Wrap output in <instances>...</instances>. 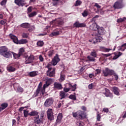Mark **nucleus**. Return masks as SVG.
Wrapping results in <instances>:
<instances>
[{
    "instance_id": "obj_1",
    "label": "nucleus",
    "mask_w": 126,
    "mask_h": 126,
    "mask_svg": "<svg viewBox=\"0 0 126 126\" xmlns=\"http://www.w3.org/2000/svg\"><path fill=\"white\" fill-rule=\"evenodd\" d=\"M73 118L76 119V120H85L87 119V115L84 111L81 110H78L76 112H72Z\"/></svg>"
},
{
    "instance_id": "obj_2",
    "label": "nucleus",
    "mask_w": 126,
    "mask_h": 126,
    "mask_svg": "<svg viewBox=\"0 0 126 126\" xmlns=\"http://www.w3.org/2000/svg\"><path fill=\"white\" fill-rule=\"evenodd\" d=\"M11 51H8V48L6 46H1L0 47V55L8 59L11 57Z\"/></svg>"
},
{
    "instance_id": "obj_3",
    "label": "nucleus",
    "mask_w": 126,
    "mask_h": 126,
    "mask_svg": "<svg viewBox=\"0 0 126 126\" xmlns=\"http://www.w3.org/2000/svg\"><path fill=\"white\" fill-rule=\"evenodd\" d=\"M9 38L11 39L15 44H19V45L23 44H27L28 43V40L26 39H22L20 40H18V38L16 37L15 35H13L12 33H10L9 35Z\"/></svg>"
},
{
    "instance_id": "obj_4",
    "label": "nucleus",
    "mask_w": 126,
    "mask_h": 126,
    "mask_svg": "<svg viewBox=\"0 0 126 126\" xmlns=\"http://www.w3.org/2000/svg\"><path fill=\"white\" fill-rule=\"evenodd\" d=\"M114 70L111 69L108 67H105V69L102 70V75L104 77H108V76H112Z\"/></svg>"
},
{
    "instance_id": "obj_5",
    "label": "nucleus",
    "mask_w": 126,
    "mask_h": 126,
    "mask_svg": "<svg viewBox=\"0 0 126 126\" xmlns=\"http://www.w3.org/2000/svg\"><path fill=\"white\" fill-rule=\"evenodd\" d=\"M24 58L26 59V61H25L26 64L33 63V61L35 60V57L33 55H31L29 57H28V55H26L24 56Z\"/></svg>"
},
{
    "instance_id": "obj_6",
    "label": "nucleus",
    "mask_w": 126,
    "mask_h": 126,
    "mask_svg": "<svg viewBox=\"0 0 126 126\" xmlns=\"http://www.w3.org/2000/svg\"><path fill=\"white\" fill-rule=\"evenodd\" d=\"M52 82H53V79L49 78L47 80L46 83L43 86L42 90L41 91L42 95H44L46 88H47V87H48L49 85H51Z\"/></svg>"
},
{
    "instance_id": "obj_7",
    "label": "nucleus",
    "mask_w": 126,
    "mask_h": 126,
    "mask_svg": "<svg viewBox=\"0 0 126 126\" xmlns=\"http://www.w3.org/2000/svg\"><path fill=\"white\" fill-rule=\"evenodd\" d=\"M47 119L49 121H54L55 120V116H54V112L52 108H49L47 111Z\"/></svg>"
},
{
    "instance_id": "obj_8",
    "label": "nucleus",
    "mask_w": 126,
    "mask_h": 126,
    "mask_svg": "<svg viewBox=\"0 0 126 126\" xmlns=\"http://www.w3.org/2000/svg\"><path fill=\"white\" fill-rule=\"evenodd\" d=\"M106 33V31L104 30V28L99 27L97 31H94L92 34V36H98V35H104Z\"/></svg>"
},
{
    "instance_id": "obj_9",
    "label": "nucleus",
    "mask_w": 126,
    "mask_h": 126,
    "mask_svg": "<svg viewBox=\"0 0 126 126\" xmlns=\"http://www.w3.org/2000/svg\"><path fill=\"white\" fill-rule=\"evenodd\" d=\"M32 8H33V7L30 6L27 9V13L29 17H30V18L34 17V16H36V15H37V12L33 11V12H32Z\"/></svg>"
},
{
    "instance_id": "obj_10",
    "label": "nucleus",
    "mask_w": 126,
    "mask_h": 126,
    "mask_svg": "<svg viewBox=\"0 0 126 126\" xmlns=\"http://www.w3.org/2000/svg\"><path fill=\"white\" fill-rule=\"evenodd\" d=\"M123 7H124L123 0H121V2H120V1H116L113 5L114 9H121V8H123Z\"/></svg>"
},
{
    "instance_id": "obj_11",
    "label": "nucleus",
    "mask_w": 126,
    "mask_h": 126,
    "mask_svg": "<svg viewBox=\"0 0 126 126\" xmlns=\"http://www.w3.org/2000/svg\"><path fill=\"white\" fill-rule=\"evenodd\" d=\"M53 103H54V99H53V98L51 97L49 98H47L45 100L44 105L45 107L49 108V107H51V106L53 105Z\"/></svg>"
},
{
    "instance_id": "obj_12",
    "label": "nucleus",
    "mask_w": 126,
    "mask_h": 126,
    "mask_svg": "<svg viewBox=\"0 0 126 126\" xmlns=\"http://www.w3.org/2000/svg\"><path fill=\"white\" fill-rule=\"evenodd\" d=\"M33 122L36 125H40V124H43V119L40 118L39 116H37L33 117Z\"/></svg>"
},
{
    "instance_id": "obj_13",
    "label": "nucleus",
    "mask_w": 126,
    "mask_h": 126,
    "mask_svg": "<svg viewBox=\"0 0 126 126\" xmlns=\"http://www.w3.org/2000/svg\"><path fill=\"white\" fill-rule=\"evenodd\" d=\"M61 61V59L59 58V55L56 54V55L54 57L53 59L51 62V63L52 65H57L58 64V63Z\"/></svg>"
},
{
    "instance_id": "obj_14",
    "label": "nucleus",
    "mask_w": 126,
    "mask_h": 126,
    "mask_svg": "<svg viewBox=\"0 0 126 126\" xmlns=\"http://www.w3.org/2000/svg\"><path fill=\"white\" fill-rule=\"evenodd\" d=\"M42 82H40L36 90V92L34 93L33 94V97H37V96H39V94H40V91H41V89H42Z\"/></svg>"
},
{
    "instance_id": "obj_15",
    "label": "nucleus",
    "mask_w": 126,
    "mask_h": 126,
    "mask_svg": "<svg viewBox=\"0 0 126 126\" xmlns=\"http://www.w3.org/2000/svg\"><path fill=\"white\" fill-rule=\"evenodd\" d=\"M74 27L76 28H79L81 27H86V25L84 23H80L79 22L77 21L73 24Z\"/></svg>"
},
{
    "instance_id": "obj_16",
    "label": "nucleus",
    "mask_w": 126,
    "mask_h": 126,
    "mask_svg": "<svg viewBox=\"0 0 126 126\" xmlns=\"http://www.w3.org/2000/svg\"><path fill=\"white\" fill-rule=\"evenodd\" d=\"M51 23H54L57 25H63V21L61 19H56L51 22Z\"/></svg>"
},
{
    "instance_id": "obj_17",
    "label": "nucleus",
    "mask_w": 126,
    "mask_h": 126,
    "mask_svg": "<svg viewBox=\"0 0 126 126\" xmlns=\"http://www.w3.org/2000/svg\"><path fill=\"white\" fill-rule=\"evenodd\" d=\"M62 120H63V113H60L58 115L55 126H58V124H61Z\"/></svg>"
},
{
    "instance_id": "obj_18",
    "label": "nucleus",
    "mask_w": 126,
    "mask_h": 126,
    "mask_svg": "<svg viewBox=\"0 0 126 126\" xmlns=\"http://www.w3.org/2000/svg\"><path fill=\"white\" fill-rule=\"evenodd\" d=\"M105 92L103 93L104 95H105L106 97H109L110 98H113L114 96L113 95V94L110 92V90L107 88H105Z\"/></svg>"
},
{
    "instance_id": "obj_19",
    "label": "nucleus",
    "mask_w": 126,
    "mask_h": 126,
    "mask_svg": "<svg viewBox=\"0 0 126 126\" xmlns=\"http://www.w3.org/2000/svg\"><path fill=\"white\" fill-rule=\"evenodd\" d=\"M102 38L100 36H95V37L93 38L94 44H98L102 41Z\"/></svg>"
},
{
    "instance_id": "obj_20",
    "label": "nucleus",
    "mask_w": 126,
    "mask_h": 126,
    "mask_svg": "<svg viewBox=\"0 0 126 126\" xmlns=\"http://www.w3.org/2000/svg\"><path fill=\"white\" fill-rule=\"evenodd\" d=\"M56 74V68H53L52 71L46 72V75L49 77H54Z\"/></svg>"
},
{
    "instance_id": "obj_21",
    "label": "nucleus",
    "mask_w": 126,
    "mask_h": 126,
    "mask_svg": "<svg viewBox=\"0 0 126 126\" xmlns=\"http://www.w3.org/2000/svg\"><path fill=\"white\" fill-rule=\"evenodd\" d=\"M99 27H98V25H97V24H96L95 23H94L90 25V29H91V30H93L95 32L97 31Z\"/></svg>"
},
{
    "instance_id": "obj_22",
    "label": "nucleus",
    "mask_w": 126,
    "mask_h": 126,
    "mask_svg": "<svg viewBox=\"0 0 126 126\" xmlns=\"http://www.w3.org/2000/svg\"><path fill=\"white\" fill-rule=\"evenodd\" d=\"M112 91L113 93L115 94V95H117V96H119L120 95V89L119 88L116 87H113L112 88Z\"/></svg>"
},
{
    "instance_id": "obj_23",
    "label": "nucleus",
    "mask_w": 126,
    "mask_h": 126,
    "mask_svg": "<svg viewBox=\"0 0 126 126\" xmlns=\"http://www.w3.org/2000/svg\"><path fill=\"white\" fill-rule=\"evenodd\" d=\"M29 116H31V117H38L39 112L36 110H33L29 113Z\"/></svg>"
},
{
    "instance_id": "obj_24",
    "label": "nucleus",
    "mask_w": 126,
    "mask_h": 126,
    "mask_svg": "<svg viewBox=\"0 0 126 126\" xmlns=\"http://www.w3.org/2000/svg\"><path fill=\"white\" fill-rule=\"evenodd\" d=\"M114 54L115 55L112 58L114 60H117V59H118V58H120L123 55V53L121 52H115Z\"/></svg>"
},
{
    "instance_id": "obj_25",
    "label": "nucleus",
    "mask_w": 126,
    "mask_h": 126,
    "mask_svg": "<svg viewBox=\"0 0 126 126\" xmlns=\"http://www.w3.org/2000/svg\"><path fill=\"white\" fill-rule=\"evenodd\" d=\"M54 88H57V89H59V90L63 89V85H62V84H60L59 83H55L54 84Z\"/></svg>"
},
{
    "instance_id": "obj_26",
    "label": "nucleus",
    "mask_w": 126,
    "mask_h": 126,
    "mask_svg": "<svg viewBox=\"0 0 126 126\" xmlns=\"http://www.w3.org/2000/svg\"><path fill=\"white\" fill-rule=\"evenodd\" d=\"M30 24L28 23H24L20 25V27H22V28H26L27 29L30 28Z\"/></svg>"
},
{
    "instance_id": "obj_27",
    "label": "nucleus",
    "mask_w": 126,
    "mask_h": 126,
    "mask_svg": "<svg viewBox=\"0 0 126 126\" xmlns=\"http://www.w3.org/2000/svg\"><path fill=\"white\" fill-rule=\"evenodd\" d=\"M60 95V100H63V99H64L66 97V95H65V93L63 91H61L59 94Z\"/></svg>"
},
{
    "instance_id": "obj_28",
    "label": "nucleus",
    "mask_w": 126,
    "mask_h": 126,
    "mask_svg": "<svg viewBox=\"0 0 126 126\" xmlns=\"http://www.w3.org/2000/svg\"><path fill=\"white\" fill-rule=\"evenodd\" d=\"M7 70L9 72H13V71H15V70H16V68H15L13 66H8L7 67Z\"/></svg>"
},
{
    "instance_id": "obj_29",
    "label": "nucleus",
    "mask_w": 126,
    "mask_h": 126,
    "mask_svg": "<svg viewBox=\"0 0 126 126\" xmlns=\"http://www.w3.org/2000/svg\"><path fill=\"white\" fill-rule=\"evenodd\" d=\"M15 3L17 4V5H19V6H23L25 5L22 0H15Z\"/></svg>"
},
{
    "instance_id": "obj_30",
    "label": "nucleus",
    "mask_w": 126,
    "mask_h": 126,
    "mask_svg": "<svg viewBox=\"0 0 126 126\" xmlns=\"http://www.w3.org/2000/svg\"><path fill=\"white\" fill-rule=\"evenodd\" d=\"M76 124L77 126H84V125H85L84 124V122L80 121V120H78L76 122Z\"/></svg>"
},
{
    "instance_id": "obj_31",
    "label": "nucleus",
    "mask_w": 126,
    "mask_h": 126,
    "mask_svg": "<svg viewBox=\"0 0 126 126\" xmlns=\"http://www.w3.org/2000/svg\"><path fill=\"white\" fill-rule=\"evenodd\" d=\"M0 107L4 110L5 109H6L7 107H8V103H7V102L2 103L1 104Z\"/></svg>"
},
{
    "instance_id": "obj_32",
    "label": "nucleus",
    "mask_w": 126,
    "mask_h": 126,
    "mask_svg": "<svg viewBox=\"0 0 126 126\" xmlns=\"http://www.w3.org/2000/svg\"><path fill=\"white\" fill-rule=\"evenodd\" d=\"M60 81L63 82V81H64L65 80V75L61 73L60 75Z\"/></svg>"
},
{
    "instance_id": "obj_33",
    "label": "nucleus",
    "mask_w": 126,
    "mask_h": 126,
    "mask_svg": "<svg viewBox=\"0 0 126 126\" xmlns=\"http://www.w3.org/2000/svg\"><path fill=\"white\" fill-rule=\"evenodd\" d=\"M90 56L93 57L94 58H97V52H96V51H95V50H94L93 51L91 52Z\"/></svg>"
},
{
    "instance_id": "obj_34",
    "label": "nucleus",
    "mask_w": 126,
    "mask_h": 126,
    "mask_svg": "<svg viewBox=\"0 0 126 126\" xmlns=\"http://www.w3.org/2000/svg\"><path fill=\"white\" fill-rule=\"evenodd\" d=\"M29 75L31 77H33L36 76V75H38V74L36 71H32L29 73Z\"/></svg>"
},
{
    "instance_id": "obj_35",
    "label": "nucleus",
    "mask_w": 126,
    "mask_h": 126,
    "mask_svg": "<svg viewBox=\"0 0 126 126\" xmlns=\"http://www.w3.org/2000/svg\"><path fill=\"white\" fill-rule=\"evenodd\" d=\"M52 64H48L46 66V68H48V70L46 71V72H49L50 71H51V70H52V69H53V68H52Z\"/></svg>"
},
{
    "instance_id": "obj_36",
    "label": "nucleus",
    "mask_w": 126,
    "mask_h": 126,
    "mask_svg": "<svg viewBox=\"0 0 126 126\" xmlns=\"http://www.w3.org/2000/svg\"><path fill=\"white\" fill-rule=\"evenodd\" d=\"M36 45L38 47H43L44 46V41L39 40L37 42Z\"/></svg>"
},
{
    "instance_id": "obj_37",
    "label": "nucleus",
    "mask_w": 126,
    "mask_h": 126,
    "mask_svg": "<svg viewBox=\"0 0 126 126\" xmlns=\"http://www.w3.org/2000/svg\"><path fill=\"white\" fill-rule=\"evenodd\" d=\"M69 99H71V100H73V101H76V96L74 94H70L68 96Z\"/></svg>"
},
{
    "instance_id": "obj_38",
    "label": "nucleus",
    "mask_w": 126,
    "mask_h": 126,
    "mask_svg": "<svg viewBox=\"0 0 126 126\" xmlns=\"http://www.w3.org/2000/svg\"><path fill=\"white\" fill-rule=\"evenodd\" d=\"M24 53H25V50H24L23 48H20L19 52V55L20 56H23Z\"/></svg>"
},
{
    "instance_id": "obj_39",
    "label": "nucleus",
    "mask_w": 126,
    "mask_h": 126,
    "mask_svg": "<svg viewBox=\"0 0 126 126\" xmlns=\"http://www.w3.org/2000/svg\"><path fill=\"white\" fill-rule=\"evenodd\" d=\"M125 20H126V17H124L123 18H120L117 19V22L118 23H121V22H124Z\"/></svg>"
},
{
    "instance_id": "obj_40",
    "label": "nucleus",
    "mask_w": 126,
    "mask_h": 126,
    "mask_svg": "<svg viewBox=\"0 0 126 126\" xmlns=\"http://www.w3.org/2000/svg\"><path fill=\"white\" fill-rule=\"evenodd\" d=\"M11 54H13L14 59H18V58H20V57H21V56L20 55L19 53L16 54L15 53L11 52Z\"/></svg>"
},
{
    "instance_id": "obj_41",
    "label": "nucleus",
    "mask_w": 126,
    "mask_h": 126,
    "mask_svg": "<svg viewBox=\"0 0 126 126\" xmlns=\"http://www.w3.org/2000/svg\"><path fill=\"white\" fill-rule=\"evenodd\" d=\"M112 75H113L114 76L115 80L116 81H118V79H119V76L118 75V74H117V73H116V72H115V71H113Z\"/></svg>"
},
{
    "instance_id": "obj_42",
    "label": "nucleus",
    "mask_w": 126,
    "mask_h": 126,
    "mask_svg": "<svg viewBox=\"0 0 126 126\" xmlns=\"http://www.w3.org/2000/svg\"><path fill=\"white\" fill-rule=\"evenodd\" d=\"M23 88H22L20 86H18L17 89V92H18L19 93H22L23 92Z\"/></svg>"
},
{
    "instance_id": "obj_43",
    "label": "nucleus",
    "mask_w": 126,
    "mask_h": 126,
    "mask_svg": "<svg viewBox=\"0 0 126 126\" xmlns=\"http://www.w3.org/2000/svg\"><path fill=\"white\" fill-rule=\"evenodd\" d=\"M96 120L98 122L101 121V115L99 114V111L97 112L96 113Z\"/></svg>"
},
{
    "instance_id": "obj_44",
    "label": "nucleus",
    "mask_w": 126,
    "mask_h": 126,
    "mask_svg": "<svg viewBox=\"0 0 126 126\" xmlns=\"http://www.w3.org/2000/svg\"><path fill=\"white\" fill-rule=\"evenodd\" d=\"M99 18V15L95 16L91 20V22H94V23H95V22L96 21V20H97V18Z\"/></svg>"
},
{
    "instance_id": "obj_45",
    "label": "nucleus",
    "mask_w": 126,
    "mask_h": 126,
    "mask_svg": "<svg viewBox=\"0 0 126 126\" xmlns=\"http://www.w3.org/2000/svg\"><path fill=\"white\" fill-rule=\"evenodd\" d=\"M95 86H96V83H91L89 85L88 88L89 89H92Z\"/></svg>"
},
{
    "instance_id": "obj_46",
    "label": "nucleus",
    "mask_w": 126,
    "mask_h": 126,
    "mask_svg": "<svg viewBox=\"0 0 126 126\" xmlns=\"http://www.w3.org/2000/svg\"><path fill=\"white\" fill-rule=\"evenodd\" d=\"M87 59H88L90 62H95V58L94 57H91L90 56H87Z\"/></svg>"
},
{
    "instance_id": "obj_47",
    "label": "nucleus",
    "mask_w": 126,
    "mask_h": 126,
    "mask_svg": "<svg viewBox=\"0 0 126 126\" xmlns=\"http://www.w3.org/2000/svg\"><path fill=\"white\" fill-rule=\"evenodd\" d=\"M28 115H29V113L28 111H27L26 110H24V117H25V118H27V117H28Z\"/></svg>"
},
{
    "instance_id": "obj_48",
    "label": "nucleus",
    "mask_w": 126,
    "mask_h": 126,
    "mask_svg": "<svg viewBox=\"0 0 126 126\" xmlns=\"http://www.w3.org/2000/svg\"><path fill=\"white\" fill-rule=\"evenodd\" d=\"M126 43L123 44L121 46L120 50L124 52V51H125V49H126Z\"/></svg>"
},
{
    "instance_id": "obj_49",
    "label": "nucleus",
    "mask_w": 126,
    "mask_h": 126,
    "mask_svg": "<svg viewBox=\"0 0 126 126\" xmlns=\"http://www.w3.org/2000/svg\"><path fill=\"white\" fill-rule=\"evenodd\" d=\"M76 84H74L73 86L72 85V87H71V91H75L76 90Z\"/></svg>"
},
{
    "instance_id": "obj_50",
    "label": "nucleus",
    "mask_w": 126,
    "mask_h": 126,
    "mask_svg": "<svg viewBox=\"0 0 126 126\" xmlns=\"http://www.w3.org/2000/svg\"><path fill=\"white\" fill-rule=\"evenodd\" d=\"M51 35H52V36H58V35H60V32L57 31L53 32H52Z\"/></svg>"
},
{
    "instance_id": "obj_51",
    "label": "nucleus",
    "mask_w": 126,
    "mask_h": 126,
    "mask_svg": "<svg viewBox=\"0 0 126 126\" xmlns=\"http://www.w3.org/2000/svg\"><path fill=\"white\" fill-rule=\"evenodd\" d=\"M54 55V50H50L48 52V56L49 58H51V57H53V55Z\"/></svg>"
},
{
    "instance_id": "obj_52",
    "label": "nucleus",
    "mask_w": 126,
    "mask_h": 126,
    "mask_svg": "<svg viewBox=\"0 0 126 126\" xmlns=\"http://www.w3.org/2000/svg\"><path fill=\"white\" fill-rule=\"evenodd\" d=\"M81 3H82L81 1L77 0V1H76V4H75V6H79L81 4Z\"/></svg>"
},
{
    "instance_id": "obj_53",
    "label": "nucleus",
    "mask_w": 126,
    "mask_h": 126,
    "mask_svg": "<svg viewBox=\"0 0 126 126\" xmlns=\"http://www.w3.org/2000/svg\"><path fill=\"white\" fill-rule=\"evenodd\" d=\"M82 15L84 17H86L88 15V12H87L86 10L84 11V12L82 13Z\"/></svg>"
},
{
    "instance_id": "obj_54",
    "label": "nucleus",
    "mask_w": 126,
    "mask_h": 126,
    "mask_svg": "<svg viewBox=\"0 0 126 126\" xmlns=\"http://www.w3.org/2000/svg\"><path fill=\"white\" fill-rule=\"evenodd\" d=\"M65 86V87H67V88H69V89H71L72 84L71 83H66Z\"/></svg>"
},
{
    "instance_id": "obj_55",
    "label": "nucleus",
    "mask_w": 126,
    "mask_h": 126,
    "mask_svg": "<svg viewBox=\"0 0 126 126\" xmlns=\"http://www.w3.org/2000/svg\"><path fill=\"white\" fill-rule=\"evenodd\" d=\"M52 4L54 6H57L59 4V2L58 1L53 0Z\"/></svg>"
},
{
    "instance_id": "obj_56",
    "label": "nucleus",
    "mask_w": 126,
    "mask_h": 126,
    "mask_svg": "<svg viewBox=\"0 0 126 126\" xmlns=\"http://www.w3.org/2000/svg\"><path fill=\"white\" fill-rule=\"evenodd\" d=\"M22 36L23 38H28V33H26L25 32H24L22 35Z\"/></svg>"
},
{
    "instance_id": "obj_57",
    "label": "nucleus",
    "mask_w": 126,
    "mask_h": 126,
    "mask_svg": "<svg viewBox=\"0 0 126 126\" xmlns=\"http://www.w3.org/2000/svg\"><path fill=\"white\" fill-rule=\"evenodd\" d=\"M69 90H70V89H69L66 87H65L63 88V91L65 92L66 93L68 92V91H69Z\"/></svg>"
},
{
    "instance_id": "obj_58",
    "label": "nucleus",
    "mask_w": 126,
    "mask_h": 126,
    "mask_svg": "<svg viewBox=\"0 0 126 126\" xmlns=\"http://www.w3.org/2000/svg\"><path fill=\"white\" fill-rule=\"evenodd\" d=\"M5 23H6L5 20H2L0 21V24H1V25H4Z\"/></svg>"
},
{
    "instance_id": "obj_59",
    "label": "nucleus",
    "mask_w": 126,
    "mask_h": 126,
    "mask_svg": "<svg viewBox=\"0 0 126 126\" xmlns=\"http://www.w3.org/2000/svg\"><path fill=\"white\" fill-rule=\"evenodd\" d=\"M62 104H63V101H59V102H58V103L57 108H58V109H60V108H61V107H62Z\"/></svg>"
},
{
    "instance_id": "obj_60",
    "label": "nucleus",
    "mask_w": 126,
    "mask_h": 126,
    "mask_svg": "<svg viewBox=\"0 0 126 126\" xmlns=\"http://www.w3.org/2000/svg\"><path fill=\"white\" fill-rule=\"evenodd\" d=\"M39 60L40 62H41L42 63V62H44V58H43V56H42V55H39Z\"/></svg>"
},
{
    "instance_id": "obj_61",
    "label": "nucleus",
    "mask_w": 126,
    "mask_h": 126,
    "mask_svg": "<svg viewBox=\"0 0 126 126\" xmlns=\"http://www.w3.org/2000/svg\"><path fill=\"white\" fill-rule=\"evenodd\" d=\"M102 112H104V113H109V109L107 108H104L102 110Z\"/></svg>"
},
{
    "instance_id": "obj_62",
    "label": "nucleus",
    "mask_w": 126,
    "mask_h": 126,
    "mask_svg": "<svg viewBox=\"0 0 126 126\" xmlns=\"http://www.w3.org/2000/svg\"><path fill=\"white\" fill-rule=\"evenodd\" d=\"M104 52H110V51H112V49H109V48H105V47H103V48Z\"/></svg>"
},
{
    "instance_id": "obj_63",
    "label": "nucleus",
    "mask_w": 126,
    "mask_h": 126,
    "mask_svg": "<svg viewBox=\"0 0 126 126\" xmlns=\"http://www.w3.org/2000/svg\"><path fill=\"white\" fill-rule=\"evenodd\" d=\"M7 0H3L1 1L0 4L1 5H4V4H5V3H6V1Z\"/></svg>"
},
{
    "instance_id": "obj_64",
    "label": "nucleus",
    "mask_w": 126,
    "mask_h": 126,
    "mask_svg": "<svg viewBox=\"0 0 126 126\" xmlns=\"http://www.w3.org/2000/svg\"><path fill=\"white\" fill-rule=\"evenodd\" d=\"M94 6H95L98 9H99V8H101V6H100L99 4L97 3H95Z\"/></svg>"
}]
</instances>
